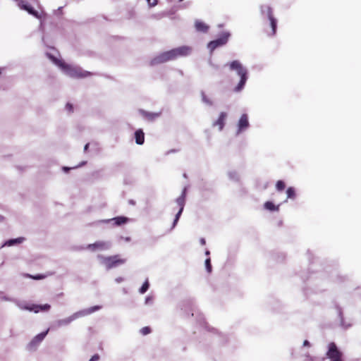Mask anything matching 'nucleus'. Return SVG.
<instances>
[{"label":"nucleus","mask_w":361,"mask_h":361,"mask_svg":"<svg viewBox=\"0 0 361 361\" xmlns=\"http://www.w3.org/2000/svg\"><path fill=\"white\" fill-rule=\"evenodd\" d=\"M18 6L19 7L27 11V13L33 16H35L37 18H39V15L37 11H35L30 5H29L27 3H25L23 1L18 0Z\"/></svg>","instance_id":"obj_15"},{"label":"nucleus","mask_w":361,"mask_h":361,"mask_svg":"<svg viewBox=\"0 0 361 361\" xmlns=\"http://www.w3.org/2000/svg\"><path fill=\"white\" fill-rule=\"evenodd\" d=\"M101 308H102L101 306L95 305V306L78 311L67 318L57 320L54 323V325L57 328L61 327L62 326H67L69 324H71L73 321H74L75 319H76L79 317H84V316L90 314L97 310H99Z\"/></svg>","instance_id":"obj_3"},{"label":"nucleus","mask_w":361,"mask_h":361,"mask_svg":"<svg viewBox=\"0 0 361 361\" xmlns=\"http://www.w3.org/2000/svg\"><path fill=\"white\" fill-rule=\"evenodd\" d=\"M152 302H153V298L152 296L149 295V296L146 297L145 301L146 305L151 304V303H152Z\"/></svg>","instance_id":"obj_32"},{"label":"nucleus","mask_w":361,"mask_h":361,"mask_svg":"<svg viewBox=\"0 0 361 361\" xmlns=\"http://www.w3.org/2000/svg\"><path fill=\"white\" fill-rule=\"evenodd\" d=\"M61 10H62V7H59V8L57 9V11H58L59 12H61Z\"/></svg>","instance_id":"obj_44"},{"label":"nucleus","mask_w":361,"mask_h":361,"mask_svg":"<svg viewBox=\"0 0 361 361\" xmlns=\"http://www.w3.org/2000/svg\"><path fill=\"white\" fill-rule=\"evenodd\" d=\"M128 221H129L128 218H127L126 216H116V217L109 219H104V220L100 221V222L104 223V224L114 222V226H121V225L127 223Z\"/></svg>","instance_id":"obj_14"},{"label":"nucleus","mask_w":361,"mask_h":361,"mask_svg":"<svg viewBox=\"0 0 361 361\" xmlns=\"http://www.w3.org/2000/svg\"><path fill=\"white\" fill-rule=\"evenodd\" d=\"M49 332V329L35 336L28 344L29 349H32L37 346L45 338Z\"/></svg>","instance_id":"obj_13"},{"label":"nucleus","mask_w":361,"mask_h":361,"mask_svg":"<svg viewBox=\"0 0 361 361\" xmlns=\"http://www.w3.org/2000/svg\"><path fill=\"white\" fill-rule=\"evenodd\" d=\"M230 37L229 32H224L222 35L217 39L209 42L207 44V48L210 51V52H213L216 48L222 47L225 45Z\"/></svg>","instance_id":"obj_7"},{"label":"nucleus","mask_w":361,"mask_h":361,"mask_svg":"<svg viewBox=\"0 0 361 361\" xmlns=\"http://www.w3.org/2000/svg\"><path fill=\"white\" fill-rule=\"evenodd\" d=\"M250 126L249 121H248V116L246 114H243L238 123V130L236 132V135H238L240 134L243 131L245 130L248 128Z\"/></svg>","instance_id":"obj_11"},{"label":"nucleus","mask_w":361,"mask_h":361,"mask_svg":"<svg viewBox=\"0 0 361 361\" xmlns=\"http://www.w3.org/2000/svg\"><path fill=\"white\" fill-rule=\"evenodd\" d=\"M149 6H154L157 4V0H146Z\"/></svg>","instance_id":"obj_33"},{"label":"nucleus","mask_w":361,"mask_h":361,"mask_svg":"<svg viewBox=\"0 0 361 361\" xmlns=\"http://www.w3.org/2000/svg\"><path fill=\"white\" fill-rule=\"evenodd\" d=\"M167 56L165 55V51L160 54L159 55L157 56L156 57H154L153 59H152L151 61V64L152 65H157V64H159V63H165L166 61H169V59H167Z\"/></svg>","instance_id":"obj_17"},{"label":"nucleus","mask_w":361,"mask_h":361,"mask_svg":"<svg viewBox=\"0 0 361 361\" xmlns=\"http://www.w3.org/2000/svg\"><path fill=\"white\" fill-rule=\"evenodd\" d=\"M142 114L149 120L152 121L161 115L160 112L158 113H152V112H147L145 111H142Z\"/></svg>","instance_id":"obj_22"},{"label":"nucleus","mask_w":361,"mask_h":361,"mask_svg":"<svg viewBox=\"0 0 361 361\" xmlns=\"http://www.w3.org/2000/svg\"><path fill=\"white\" fill-rule=\"evenodd\" d=\"M201 96L202 102L209 106L213 105L212 101L206 96L205 93L203 91H202L201 92Z\"/></svg>","instance_id":"obj_24"},{"label":"nucleus","mask_w":361,"mask_h":361,"mask_svg":"<svg viewBox=\"0 0 361 361\" xmlns=\"http://www.w3.org/2000/svg\"><path fill=\"white\" fill-rule=\"evenodd\" d=\"M149 283L148 282V280H146L144 282V283L142 284V286L140 287V288L139 289L140 293L144 294L145 293H146L147 291V290L149 289Z\"/></svg>","instance_id":"obj_26"},{"label":"nucleus","mask_w":361,"mask_h":361,"mask_svg":"<svg viewBox=\"0 0 361 361\" xmlns=\"http://www.w3.org/2000/svg\"><path fill=\"white\" fill-rule=\"evenodd\" d=\"M27 276L31 278V279H33L35 280H40V279H43L46 277L45 275H43V274H36V275H30V274H27Z\"/></svg>","instance_id":"obj_30"},{"label":"nucleus","mask_w":361,"mask_h":361,"mask_svg":"<svg viewBox=\"0 0 361 361\" xmlns=\"http://www.w3.org/2000/svg\"><path fill=\"white\" fill-rule=\"evenodd\" d=\"M124 281V279L123 277H117L116 279H115V281L117 283H120L121 282H123Z\"/></svg>","instance_id":"obj_36"},{"label":"nucleus","mask_w":361,"mask_h":361,"mask_svg":"<svg viewBox=\"0 0 361 361\" xmlns=\"http://www.w3.org/2000/svg\"><path fill=\"white\" fill-rule=\"evenodd\" d=\"M186 192H187V188L185 187L181 192V195L176 200V202L179 207V210L177 212V214L175 216L174 220L172 224L171 229L175 228V226L177 225L179 219L182 214V212L183 211L185 204V198H186Z\"/></svg>","instance_id":"obj_6"},{"label":"nucleus","mask_w":361,"mask_h":361,"mask_svg":"<svg viewBox=\"0 0 361 361\" xmlns=\"http://www.w3.org/2000/svg\"><path fill=\"white\" fill-rule=\"evenodd\" d=\"M264 208L269 211H278L279 205L276 206L272 202L267 201L264 203Z\"/></svg>","instance_id":"obj_23"},{"label":"nucleus","mask_w":361,"mask_h":361,"mask_svg":"<svg viewBox=\"0 0 361 361\" xmlns=\"http://www.w3.org/2000/svg\"><path fill=\"white\" fill-rule=\"evenodd\" d=\"M70 169H71V168L67 167V166H63V171H65V172H68Z\"/></svg>","instance_id":"obj_40"},{"label":"nucleus","mask_w":361,"mask_h":361,"mask_svg":"<svg viewBox=\"0 0 361 361\" xmlns=\"http://www.w3.org/2000/svg\"><path fill=\"white\" fill-rule=\"evenodd\" d=\"M227 116L226 113L221 112L219 116V118L214 123V126H218L219 130H221L224 126V121Z\"/></svg>","instance_id":"obj_20"},{"label":"nucleus","mask_w":361,"mask_h":361,"mask_svg":"<svg viewBox=\"0 0 361 361\" xmlns=\"http://www.w3.org/2000/svg\"><path fill=\"white\" fill-rule=\"evenodd\" d=\"M310 343L307 340L304 341L303 346H310Z\"/></svg>","instance_id":"obj_38"},{"label":"nucleus","mask_w":361,"mask_h":361,"mask_svg":"<svg viewBox=\"0 0 361 361\" xmlns=\"http://www.w3.org/2000/svg\"><path fill=\"white\" fill-rule=\"evenodd\" d=\"M209 255H210V252L208 250H207L205 251V255L209 256Z\"/></svg>","instance_id":"obj_43"},{"label":"nucleus","mask_w":361,"mask_h":361,"mask_svg":"<svg viewBox=\"0 0 361 361\" xmlns=\"http://www.w3.org/2000/svg\"><path fill=\"white\" fill-rule=\"evenodd\" d=\"M228 175L229 178L231 180L236 181V182L239 180V176L237 172L229 171Z\"/></svg>","instance_id":"obj_27"},{"label":"nucleus","mask_w":361,"mask_h":361,"mask_svg":"<svg viewBox=\"0 0 361 361\" xmlns=\"http://www.w3.org/2000/svg\"><path fill=\"white\" fill-rule=\"evenodd\" d=\"M286 187L285 183L283 180H278L276 184V190L279 191H282L284 190Z\"/></svg>","instance_id":"obj_28"},{"label":"nucleus","mask_w":361,"mask_h":361,"mask_svg":"<svg viewBox=\"0 0 361 361\" xmlns=\"http://www.w3.org/2000/svg\"><path fill=\"white\" fill-rule=\"evenodd\" d=\"M326 356L331 361H343L341 359L342 353L334 342L329 344Z\"/></svg>","instance_id":"obj_8"},{"label":"nucleus","mask_w":361,"mask_h":361,"mask_svg":"<svg viewBox=\"0 0 361 361\" xmlns=\"http://www.w3.org/2000/svg\"><path fill=\"white\" fill-rule=\"evenodd\" d=\"M183 176H184V178H187V175H186V173H184V174H183Z\"/></svg>","instance_id":"obj_46"},{"label":"nucleus","mask_w":361,"mask_h":361,"mask_svg":"<svg viewBox=\"0 0 361 361\" xmlns=\"http://www.w3.org/2000/svg\"><path fill=\"white\" fill-rule=\"evenodd\" d=\"M99 359V355H94L89 361H97Z\"/></svg>","instance_id":"obj_35"},{"label":"nucleus","mask_w":361,"mask_h":361,"mask_svg":"<svg viewBox=\"0 0 361 361\" xmlns=\"http://www.w3.org/2000/svg\"><path fill=\"white\" fill-rule=\"evenodd\" d=\"M20 307L23 310H27L30 311H33L35 313H37L40 311L46 312L48 311L51 306L49 304L44 305H32V306H20Z\"/></svg>","instance_id":"obj_12"},{"label":"nucleus","mask_w":361,"mask_h":361,"mask_svg":"<svg viewBox=\"0 0 361 361\" xmlns=\"http://www.w3.org/2000/svg\"><path fill=\"white\" fill-rule=\"evenodd\" d=\"M195 27L196 31L200 32L206 33L209 30V26L200 20H195Z\"/></svg>","instance_id":"obj_16"},{"label":"nucleus","mask_w":361,"mask_h":361,"mask_svg":"<svg viewBox=\"0 0 361 361\" xmlns=\"http://www.w3.org/2000/svg\"><path fill=\"white\" fill-rule=\"evenodd\" d=\"M336 310H337V312H338V317L340 318V324H341V326L345 329L350 326V324H345V322H344V319H343V312H342V310L341 308L339 307V306H336Z\"/></svg>","instance_id":"obj_21"},{"label":"nucleus","mask_w":361,"mask_h":361,"mask_svg":"<svg viewBox=\"0 0 361 361\" xmlns=\"http://www.w3.org/2000/svg\"><path fill=\"white\" fill-rule=\"evenodd\" d=\"M47 56L59 67L64 73L71 78H85L91 75L90 72L82 70L80 67L73 66L66 63L63 61L57 59L50 53H47Z\"/></svg>","instance_id":"obj_1"},{"label":"nucleus","mask_w":361,"mask_h":361,"mask_svg":"<svg viewBox=\"0 0 361 361\" xmlns=\"http://www.w3.org/2000/svg\"><path fill=\"white\" fill-rule=\"evenodd\" d=\"M125 259H118L117 255L102 257V262L106 265L107 269H112L120 264H124Z\"/></svg>","instance_id":"obj_9"},{"label":"nucleus","mask_w":361,"mask_h":361,"mask_svg":"<svg viewBox=\"0 0 361 361\" xmlns=\"http://www.w3.org/2000/svg\"><path fill=\"white\" fill-rule=\"evenodd\" d=\"M111 247V243L109 241H97L87 245V248L92 251L106 250L110 249Z\"/></svg>","instance_id":"obj_10"},{"label":"nucleus","mask_w":361,"mask_h":361,"mask_svg":"<svg viewBox=\"0 0 361 361\" xmlns=\"http://www.w3.org/2000/svg\"><path fill=\"white\" fill-rule=\"evenodd\" d=\"M205 268L208 273H211L212 271V267L211 264V259L209 257L207 258L205 260Z\"/></svg>","instance_id":"obj_29"},{"label":"nucleus","mask_w":361,"mask_h":361,"mask_svg":"<svg viewBox=\"0 0 361 361\" xmlns=\"http://www.w3.org/2000/svg\"><path fill=\"white\" fill-rule=\"evenodd\" d=\"M86 162L85 161H82L81 164H80L78 166H77L75 168H78L79 166H83Z\"/></svg>","instance_id":"obj_42"},{"label":"nucleus","mask_w":361,"mask_h":361,"mask_svg":"<svg viewBox=\"0 0 361 361\" xmlns=\"http://www.w3.org/2000/svg\"><path fill=\"white\" fill-rule=\"evenodd\" d=\"M121 239H123V240H124L125 241H126V242H129V241H130V240H131L130 237H126V238H123V237L121 236Z\"/></svg>","instance_id":"obj_39"},{"label":"nucleus","mask_w":361,"mask_h":361,"mask_svg":"<svg viewBox=\"0 0 361 361\" xmlns=\"http://www.w3.org/2000/svg\"><path fill=\"white\" fill-rule=\"evenodd\" d=\"M260 12L264 18H266L269 20L271 27V35H274L276 32L277 19L274 16L272 8L268 5H262L260 6Z\"/></svg>","instance_id":"obj_4"},{"label":"nucleus","mask_w":361,"mask_h":361,"mask_svg":"<svg viewBox=\"0 0 361 361\" xmlns=\"http://www.w3.org/2000/svg\"><path fill=\"white\" fill-rule=\"evenodd\" d=\"M151 332V329L149 326H145L140 329V333L142 335H147Z\"/></svg>","instance_id":"obj_31"},{"label":"nucleus","mask_w":361,"mask_h":361,"mask_svg":"<svg viewBox=\"0 0 361 361\" xmlns=\"http://www.w3.org/2000/svg\"><path fill=\"white\" fill-rule=\"evenodd\" d=\"M135 139L136 144L141 145L145 142V133L142 129H138L135 132Z\"/></svg>","instance_id":"obj_18"},{"label":"nucleus","mask_w":361,"mask_h":361,"mask_svg":"<svg viewBox=\"0 0 361 361\" xmlns=\"http://www.w3.org/2000/svg\"><path fill=\"white\" fill-rule=\"evenodd\" d=\"M192 52V48L188 46H181L171 50L165 51V55L169 61L175 60L178 57L187 56Z\"/></svg>","instance_id":"obj_5"},{"label":"nucleus","mask_w":361,"mask_h":361,"mask_svg":"<svg viewBox=\"0 0 361 361\" xmlns=\"http://www.w3.org/2000/svg\"><path fill=\"white\" fill-rule=\"evenodd\" d=\"M66 109L69 112H72L73 110V106L71 104L67 103L66 105Z\"/></svg>","instance_id":"obj_34"},{"label":"nucleus","mask_w":361,"mask_h":361,"mask_svg":"<svg viewBox=\"0 0 361 361\" xmlns=\"http://www.w3.org/2000/svg\"><path fill=\"white\" fill-rule=\"evenodd\" d=\"M228 66L230 70L235 71L236 72V74L240 78L239 82L234 88L235 92H239L244 88L246 82L248 79V71L238 60H234L231 61L228 64Z\"/></svg>","instance_id":"obj_2"},{"label":"nucleus","mask_w":361,"mask_h":361,"mask_svg":"<svg viewBox=\"0 0 361 361\" xmlns=\"http://www.w3.org/2000/svg\"><path fill=\"white\" fill-rule=\"evenodd\" d=\"M287 197L290 199H295V191L294 188L289 187L286 190Z\"/></svg>","instance_id":"obj_25"},{"label":"nucleus","mask_w":361,"mask_h":361,"mask_svg":"<svg viewBox=\"0 0 361 361\" xmlns=\"http://www.w3.org/2000/svg\"><path fill=\"white\" fill-rule=\"evenodd\" d=\"M24 240H25V238H23V237H19L17 238L9 239V240L5 241V243L3 244L2 246H8V247L13 246L17 244L22 243Z\"/></svg>","instance_id":"obj_19"},{"label":"nucleus","mask_w":361,"mask_h":361,"mask_svg":"<svg viewBox=\"0 0 361 361\" xmlns=\"http://www.w3.org/2000/svg\"><path fill=\"white\" fill-rule=\"evenodd\" d=\"M3 219H4V217H3V216H0V221H2V220H3Z\"/></svg>","instance_id":"obj_45"},{"label":"nucleus","mask_w":361,"mask_h":361,"mask_svg":"<svg viewBox=\"0 0 361 361\" xmlns=\"http://www.w3.org/2000/svg\"><path fill=\"white\" fill-rule=\"evenodd\" d=\"M89 145H90V144H89V143H87V144L85 145V147H84V151H85V152H87V151L88 147H89Z\"/></svg>","instance_id":"obj_41"},{"label":"nucleus","mask_w":361,"mask_h":361,"mask_svg":"<svg viewBox=\"0 0 361 361\" xmlns=\"http://www.w3.org/2000/svg\"><path fill=\"white\" fill-rule=\"evenodd\" d=\"M200 243L202 245H204L206 244V240L204 238H202L200 240Z\"/></svg>","instance_id":"obj_37"}]
</instances>
